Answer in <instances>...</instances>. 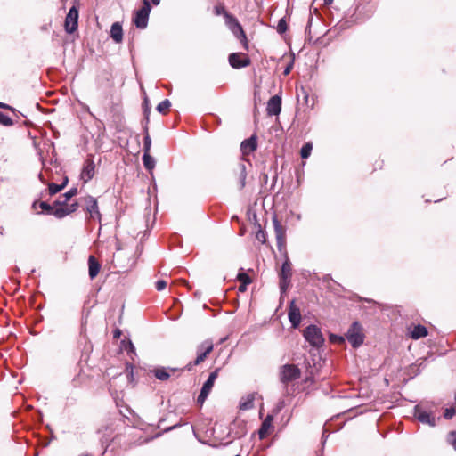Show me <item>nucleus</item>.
<instances>
[{
	"label": "nucleus",
	"instance_id": "nucleus-1",
	"mask_svg": "<svg viewBox=\"0 0 456 456\" xmlns=\"http://www.w3.org/2000/svg\"><path fill=\"white\" fill-rule=\"evenodd\" d=\"M215 13L216 15L223 14L224 16V18L226 20V24L228 25L229 28L232 31V33L237 37H241V41H243V43H244V47L247 49L248 42H247L246 35L243 31L242 27L238 22L237 19L235 17H233L232 15H231L230 13H228L225 11L224 7L221 6V5L215 6Z\"/></svg>",
	"mask_w": 456,
	"mask_h": 456
},
{
	"label": "nucleus",
	"instance_id": "nucleus-2",
	"mask_svg": "<svg viewBox=\"0 0 456 456\" xmlns=\"http://www.w3.org/2000/svg\"><path fill=\"white\" fill-rule=\"evenodd\" d=\"M151 10L150 2L143 0L142 6L135 12L133 18V22L137 28L144 29L147 28Z\"/></svg>",
	"mask_w": 456,
	"mask_h": 456
},
{
	"label": "nucleus",
	"instance_id": "nucleus-3",
	"mask_svg": "<svg viewBox=\"0 0 456 456\" xmlns=\"http://www.w3.org/2000/svg\"><path fill=\"white\" fill-rule=\"evenodd\" d=\"M214 345L211 340H205L201 344H200L197 347V357L193 362H189L186 365V369L191 370L193 366H196L202 362L206 357L211 353L213 350Z\"/></svg>",
	"mask_w": 456,
	"mask_h": 456
},
{
	"label": "nucleus",
	"instance_id": "nucleus-4",
	"mask_svg": "<svg viewBox=\"0 0 456 456\" xmlns=\"http://www.w3.org/2000/svg\"><path fill=\"white\" fill-rule=\"evenodd\" d=\"M305 339L313 346L320 347L324 342L322 331L316 325H309L304 330Z\"/></svg>",
	"mask_w": 456,
	"mask_h": 456
},
{
	"label": "nucleus",
	"instance_id": "nucleus-5",
	"mask_svg": "<svg viewBox=\"0 0 456 456\" xmlns=\"http://www.w3.org/2000/svg\"><path fill=\"white\" fill-rule=\"evenodd\" d=\"M280 381L284 385L294 381L300 378L301 371L299 368L294 364H285L280 369Z\"/></svg>",
	"mask_w": 456,
	"mask_h": 456
},
{
	"label": "nucleus",
	"instance_id": "nucleus-6",
	"mask_svg": "<svg viewBox=\"0 0 456 456\" xmlns=\"http://www.w3.org/2000/svg\"><path fill=\"white\" fill-rule=\"evenodd\" d=\"M292 275V268L289 259L285 252V260L281 265V269L279 274L280 277V289L281 293L286 292Z\"/></svg>",
	"mask_w": 456,
	"mask_h": 456
},
{
	"label": "nucleus",
	"instance_id": "nucleus-7",
	"mask_svg": "<svg viewBox=\"0 0 456 456\" xmlns=\"http://www.w3.org/2000/svg\"><path fill=\"white\" fill-rule=\"evenodd\" d=\"M346 338L354 348L360 346L363 343L364 336L362 332V327L359 322H354L350 326L347 332L346 333Z\"/></svg>",
	"mask_w": 456,
	"mask_h": 456
},
{
	"label": "nucleus",
	"instance_id": "nucleus-8",
	"mask_svg": "<svg viewBox=\"0 0 456 456\" xmlns=\"http://www.w3.org/2000/svg\"><path fill=\"white\" fill-rule=\"evenodd\" d=\"M218 369H216L214 371H212L208 379L203 384L200 393L197 398V402L200 404H203L206 399L208 398L209 393L212 390V387H214V383L218 376Z\"/></svg>",
	"mask_w": 456,
	"mask_h": 456
},
{
	"label": "nucleus",
	"instance_id": "nucleus-9",
	"mask_svg": "<svg viewBox=\"0 0 456 456\" xmlns=\"http://www.w3.org/2000/svg\"><path fill=\"white\" fill-rule=\"evenodd\" d=\"M77 203H72L70 205H68L66 203L63 204V202L60 200H57L53 203V210L52 211V215L61 219L75 212L77 209Z\"/></svg>",
	"mask_w": 456,
	"mask_h": 456
},
{
	"label": "nucleus",
	"instance_id": "nucleus-10",
	"mask_svg": "<svg viewBox=\"0 0 456 456\" xmlns=\"http://www.w3.org/2000/svg\"><path fill=\"white\" fill-rule=\"evenodd\" d=\"M78 25V9L73 5L68 14L66 15L64 21V28L68 34H72L77 29Z\"/></svg>",
	"mask_w": 456,
	"mask_h": 456
},
{
	"label": "nucleus",
	"instance_id": "nucleus-11",
	"mask_svg": "<svg viewBox=\"0 0 456 456\" xmlns=\"http://www.w3.org/2000/svg\"><path fill=\"white\" fill-rule=\"evenodd\" d=\"M275 237L277 240V248L280 252L285 251L286 248V229L280 224L275 217L273 220Z\"/></svg>",
	"mask_w": 456,
	"mask_h": 456
},
{
	"label": "nucleus",
	"instance_id": "nucleus-12",
	"mask_svg": "<svg viewBox=\"0 0 456 456\" xmlns=\"http://www.w3.org/2000/svg\"><path fill=\"white\" fill-rule=\"evenodd\" d=\"M229 63L234 69H241L250 64L248 55L241 53H233L229 55Z\"/></svg>",
	"mask_w": 456,
	"mask_h": 456
},
{
	"label": "nucleus",
	"instance_id": "nucleus-13",
	"mask_svg": "<svg viewBox=\"0 0 456 456\" xmlns=\"http://www.w3.org/2000/svg\"><path fill=\"white\" fill-rule=\"evenodd\" d=\"M414 416L416 419L424 424H428L430 426L436 425V419L431 413L423 410L419 405H417L414 409Z\"/></svg>",
	"mask_w": 456,
	"mask_h": 456
},
{
	"label": "nucleus",
	"instance_id": "nucleus-14",
	"mask_svg": "<svg viewBox=\"0 0 456 456\" xmlns=\"http://www.w3.org/2000/svg\"><path fill=\"white\" fill-rule=\"evenodd\" d=\"M86 209L90 214L91 218H101V213L98 208V202L93 196H86L85 199Z\"/></svg>",
	"mask_w": 456,
	"mask_h": 456
},
{
	"label": "nucleus",
	"instance_id": "nucleus-15",
	"mask_svg": "<svg viewBox=\"0 0 456 456\" xmlns=\"http://www.w3.org/2000/svg\"><path fill=\"white\" fill-rule=\"evenodd\" d=\"M281 110V98L279 95L272 96L267 102L266 112L268 116H277Z\"/></svg>",
	"mask_w": 456,
	"mask_h": 456
},
{
	"label": "nucleus",
	"instance_id": "nucleus-16",
	"mask_svg": "<svg viewBox=\"0 0 456 456\" xmlns=\"http://www.w3.org/2000/svg\"><path fill=\"white\" fill-rule=\"evenodd\" d=\"M95 165L93 159H87L84 164L82 172H81V179L86 183L90 181L94 175Z\"/></svg>",
	"mask_w": 456,
	"mask_h": 456
},
{
	"label": "nucleus",
	"instance_id": "nucleus-17",
	"mask_svg": "<svg viewBox=\"0 0 456 456\" xmlns=\"http://www.w3.org/2000/svg\"><path fill=\"white\" fill-rule=\"evenodd\" d=\"M289 319L291 322V325L293 328H297L301 322V314L299 308L295 304V301L292 300L289 303Z\"/></svg>",
	"mask_w": 456,
	"mask_h": 456
},
{
	"label": "nucleus",
	"instance_id": "nucleus-18",
	"mask_svg": "<svg viewBox=\"0 0 456 456\" xmlns=\"http://www.w3.org/2000/svg\"><path fill=\"white\" fill-rule=\"evenodd\" d=\"M257 148V142L256 135H252L247 140H244L240 144V151L242 155H249L253 151H255Z\"/></svg>",
	"mask_w": 456,
	"mask_h": 456
},
{
	"label": "nucleus",
	"instance_id": "nucleus-19",
	"mask_svg": "<svg viewBox=\"0 0 456 456\" xmlns=\"http://www.w3.org/2000/svg\"><path fill=\"white\" fill-rule=\"evenodd\" d=\"M101 270V264L98 260L93 256H89L88 257V274L91 280L94 279Z\"/></svg>",
	"mask_w": 456,
	"mask_h": 456
},
{
	"label": "nucleus",
	"instance_id": "nucleus-20",
	"mask_svg": "<svg viewBox=\"0 0 456 456\" xmlns=\"http://www.w3.org/2000/svg\"><path fill=\"white\" fill-rule=\"evenodd\" d=\"M256 395L254 393L248 394L242 397L240 401L239 408L241 411H248L254 408V401Z\"/></svg>",
	"mask_w": 456,
	"mask_h": 456
},
{
	"label": "nucleus",
	"instance_id": "nucleus-21",
	"mask_svg": "<svg viewBox=\"0 0 456 456\" xmlns=\"http://www.w3.org/2000/svg\"><path fill=\"white\" fill-rule=\"evenodd\" d=\"M273 420V417L272 415L268 414L265 417V419L262 422L261 427L258 430V436H259L260 439H264L267 436L268 431H269L270 428L272 427Z\"/></svg>",
	"mask_w": 456,
	"mask_h": 456
},
{
	"label": "nucleus",
	"instance_id": "nucleus-22",
	"mask_svg": "<svg viewBox=\"0 0 456 456\" xmlns=\"http://www.w3.org/2000/svg\"><path fill=\"white\" fill-rule=\"evenodd\" d=\"M110 37L116 43L123 40V29L119 22H114L110 28Z\"/></svg>",
	"mask_w": 456,
	"mask_h": 456
},
{
	"label": "nucleus",
	"instance_id": "nucleus-23",
	"mask_svg": "<svg viewBox=\"0 0 456 456\" xmlns=\"http://www.w3.org/2000/svg\"><path fill=\"white\" fill-rule=\"evenodd\" d=\"M428 332L427 328L421 324L415 325L411 330H410L411 338L413 339L425 338L428 336Z\"/></svg>",
	"mask_w": 456,
	"mask_h": 456
},
{
	"label": "nucleus",
	"instance_id": "nucleus-24",
	"mask_svg": "<svg viewBox=\"0 0 456 456\" xmlns=\"http://www.w3.org/2000/svg\"><path fill=\"white\" fill-rule=\"evenodd\" d=\"M247 171L246 165L244 163L239 164V189L242 190L246 185Z\"/></svg>",
	"mask_w": 456,
	"mask_h": 456
},
{
	"label": "nucleus",
	"instance_id": "nucleus-25",
	"mask_svg": "<svg viewBox=\"0 0 456 456\" xmlns=\"http://www.w3.org/2000/svg\"><path fill=\"white\" fill-rule=\"evenodd\" d=\"M142 163L148 171H151L155 167V159L152 158L150 153H143L142 155Z\"/></svg>",
	"mask_w": 456,
	"mask_h": 456
},
{
	"label": "nucleus",
	"instance_id": "nucleus-26",
	"mask_svg": "<svg viewBox=\"0 0 456 456\" xmlns=\"http://www.w3.org/2000/svg\"><path fill=\"white\" fill-rule=\"evenodd\" d=\"M154 373V376L162 381L167 380L170 377V373L167 371V370L164 367L162 368H156L152 370Z\"/></svg>",
	"mask_w": 456,
	"mask_h": 456
},
{
	"label": "nucleus",
	"instance_id": "nucleus-27",
	"mask_svg": "<svg viewBox=\"0 0 456 456\" xmlns=\"http://www.w3.org/2000/svg\"><path fill=\"white\" fill-rule=\"evenodd\" d=\"M68 179L66 178L65 181L61 184H56V183H50L48 186L49 193L50 195H54L61 191L67 184Z\"/></svg>",
	"mask_w": 456,
	"mask_h": 456
},
{
	"label": "nucleus",
	"instance_id": "nucleus-28",
	"mask_svg": "<svg viewBox=\"0 0 456 456\" xmlns=\"http://www.w3.org/2000/svg\"><path fill=\"white\" fill-rule=\"evenodd\" d=\"M37 205V202L35 201L32 205L33 208H36ZM39 208L42 209V211L45 212L47 215H52L53 210V205H50L45 201H41L38 203Z\"/></svg>",
	"mask_w": 456,
	"mask_h": 456
},
{
	"label": "nucleus",
	"instance_id": "nucleus-29",
	"mask_svg": "<svg viewBox=\"0 0 456 456\" xmlns=\"http://www.w3.org/2000/svg\"><path fill=\"white\" fill-rule=\"evenodd\" d=\"M313 149V145L311 142L305 143L300 151V155L302 159H307L311 155V151Z\"/></svg>",
	"mask_w": 456,
	"mask_h": 456
},
{
	"label": "nucleus",
	"instance_id": "nucleus-30",
	"mask_svg": "<svg viewBox=\"0 0 456 456\" xmlns=\"http://www.w3.org/2000/svg\"><path fill=\"white\" fill-rule=\"evenodd\" d=\"M171 106L169 100L166 99L160 102L157 106V110L160 113H165Z\"/></svg>",
	"mask_w": 456,
	"mask_h": 456
},
{
	"label": "nucleus",
	"instance_id": "nucleus-31",
	"mask_svg": "<svg viewBox=\"0 0 456 456\" xmlns=\"http://www.w3.org/2000/svg\"><path fill=\"white\" fill-rule=\"evenodd\" d=\"M145 130H146V134L143 138V153H150L151 146V140L147 132V127L145 128Z\"/></svg>",
	"mask_w": 456,
	"mask_h": 456
},
{
	"label": "nucleus",
	"instance_id": "nucleus-32",
	"mask_svg": "<svg viewBox=\"0 0 456 456\" xmlns=\"http://www.w3.org/2000/svg\"><path fill=\"white\" fill-rule=\"evenodd\" d=\"M0 124L5 126H10L13 124L12 119L0 111Z\"/></svg>",
	"mask_w": 456,
	"mask_h": 456
},
{
	"label": "nucleus",
	"instance_id": "nucleus-33",
	"mask_svg": "<svg viewBox=\"0 0 456 456\" xmlns=\"http://www.w3.org/2000/svg\"><path fill=\"white\" fill-rule=\"evenodd\" d=\"M287 28L288 27L286 20L285 18H281L277 24V32L280 34H283L284 32H286Z\"/></svg>",
	"mask_w": 456,
	"mask_h": 456
},
{
	"label": "nucleus",
	"instance_id": "nucleus-34",
	"mask_svg": "<svg viewBox=\"0 0 456 456\" xmlns=\"http://www.w3.org/2000/svg\"><path fill=\"white\" fill-rule=\"evenodd\" d=\"M77 193V190L76 188H71L69 191H68L67 192H65L63 194L64 200H62L61 202H63V204H65V203L67 204V201H69Z\"/></svg>",
	"mask_w": 456,
	"mask_h": 456
},
{
	"label": "nucleus",
	"instance_id": "nucleus-35",
	"mask_svg": "<svg viewBox=\"0 0 456 456\" xmlns=\"http://www.w3.org/2000/svg\"><path fill=\"white\" fill-rule=\"evenodd\" d=\"M237 278L242 284H249L251 282V279L245 273H239Z\"/></svg>",
	"mask_w": 456,
	"mask_h": 456
},
{
	"label": "nucleus",
	"instance_id": "nucleus-36",
	"mask_svg": "<svg viewBox=\"0 0 456 456\" xmlns=\"http://www.w3.org/2000/svg\"><path fill=\"white\" fill-rule=\"evenodd\" d=\"M448 442L456 450V431H452L448 436Z\"/></svg>",
	"mask_w": 456,
	"mask_h": 456
},
{
	"label": "nucleus",
	"instance_id": "nucleus-37",
	"mask_svg": "<svg viewBox=\"0 0 456 456\" xmlns=\"http://www.w3.org/2000/svg\"><path fill=\"white\" fill-rule=\"evenodd\" d=\"M256 238L257 240H259L263 244L265 243V241H266V234L262 230H259L256 232Z\"/></svg>",
	"mask_w": 456,
	"mask_h": 456
},
{
	"label": "nucleus",
	"instance_id": "nucleus-38",
	"mask_svg": "<svg viewBox=\"0 0 456 456\" xmlns=\"http://www.w3.org/2000/svg\"><path fill=\"white\" fill-rule=\"evenodd\" d=\"M455 415V409L451 407L447 408L444 411V417L447 419H452Z\"/></svg>",
	"mask_w": 456,
	"mask_h": 456
},
{
	"label": "nucleus",
	"instance_id": "nucleus-39",
	"mask_svg": "<svg viewBox=\"0 0 456 456\" xmlns=\"http://www.w3.org/2000/svg\"><path fill=\"white\" fill-rule=\"evenodd\" d=\"M167 283L166 281L164 280H159L157 282H156V285H155V288L158 291H161L163 290L166 287H167Z\"/></svg>",
	"mask_w": 456,
	"mask_h": 456
},
{
	"label": "nucleus",
	"instance_id": "nucleus-40",
	"mask_svg": "<svg viewBox=\"0 0 456 456\" xmlns=\"http://www.w3.org/2000/svg\"><path fill=\"white\" fill-rule=\"evenodd\" d=\"M330 339L331 342H338V343H342L345 341V338L343 337L335 335V334H331L330 336Z\"/></svg>",
	"mask_w": 456,
	"mask_h": 456
},
{
	"label": "nucleus",
	"instance_id": "nucleus-41",
	"mask_svg": "<svg viewBox=\"0 0 456 456\" xmlns=\"http://www.w3.org/2000/svg\"><path fill=\"white\" fill-rule=\"evenodd\" d=\"M0 108L1 109H5V110H10L12 111L14 110V109L12 106H10V105H8L6 103L1 102H0Z\"/></svg>",
	"mask_w": 456,
	"mask_h": 456
},
{
	"label": "nucleus",
	"instance_id": "nucleus-42",
	"mask_svg": "<svg viewBox=\"0 0 456 456\" xmlns=\"http://www.w3.org/2000/svg\"><path fill=\"white\" fill-rule=\"evenodd\" d=\"M284 406V401H281L278 403L276 406V412L278 413Z\"/></svg>",
	"mask_w": 456,
	"mask_h": 456
},
{
	"label": "nucleus",
	"instance_id": "nucleus-43",
	"mask_svg": "<svg viewBox=\"0 0 456 456\" xmlns=\"http://www.w3.org/2000/svg\"><path fill=\"white\" fill-rule=\"evenodd\" d=\"M248 284H241L240 287H239V290L240 291H245L246 290V286Z\"/></svg>",
	"mask_w": 456,
	"mask_h": 456
},
{
	"label": "nucleus",
	"instance_id": "nucleus-44",
	"mask_svg": "<svg viewBox=\"0 0 456 456\" xmlns=\"http://www.w3.org/2000/svg\"><path fill=\"white\" fill-rule=\"evenodd\" d=\"M290 69H291V66H288V67L285 69V70H284V72H283V73H284L285 75H288V74L290 72Z\"/></svg>",
	"mask_w": 456,
	"mask_h": 456
},
{
	"label": "nucleus",
	"instance_id": "nucleus-45",
	"mask_svg": "<svg viewBox=\"0 0 456 456\" xmlns=\"http://www.w3.org/2000/svg\"><path fill=\"white\" fill-rule=\"evenodd\" d=\"M169 370H170L171 372H175V371H179L180 372V371L183 370V369H176V368H171Z\"/></svg>",
	"mask_w": 456,
	"mask_h": 456
},
{
	"label": "nucleus",
	"instance_id": "nucleus-46",
	"mask_svg": "<svg viewBox=\"0 0 456 456\" xmlns=\"http://www.w3.org/2000/svg\"><path fill=\"white\" fill-rule=\"evenodd\" d=\"M119 336H120V330H117L115 331V335H114V337H115V338H118Z\"/></svg>",
	"mask_w": 456,
	"mask_h": 456
},
{
	"label": "nucleus",
	"instance_id": "nucleus-47",
	"mask_svg": "<svg viewBox=\"0 0 456 456\" xmlns=\"http://www.w3.org/2000/svg\"><path fill=\"white\" fill-rule=\"evenodd\" d=\"M151 2H152V4H153L154 5H158V4H159L160 0H151Z\"/></svg>",
	"mask_w": 456,
	"mask_h": 456
},
{
	"label": "nucleus",
	"instance_id": "nucleus-48",
	"mask_svg": "<svg viewBox=\"0 0 456 456\" xmlns=\"http://www.w3.org/2000/svg\"><path fill=\"white\" fill-rule=\"evenodd\" d=\"M324 1V4H330L332 3L333 0H323Z\"/></svg>",
	"mask_w": 456,
	"mask_h": 456
},
{
	"label": "nucleus",
	"instance_id": "nucleus-49",
	"mask_svg": "<svg viewBox=\"0 0 456 456\" xmlns=\"http://www.w3.org/2000/svg\"><path fill=\"white\" fill-rule=\"evenodd\" d=\"M130 348H131L132 351L134 350V345L131 342H130Z\"/></svg>",
	"mask_w": 456,
	"mask_h": 456
}]
</instances>
